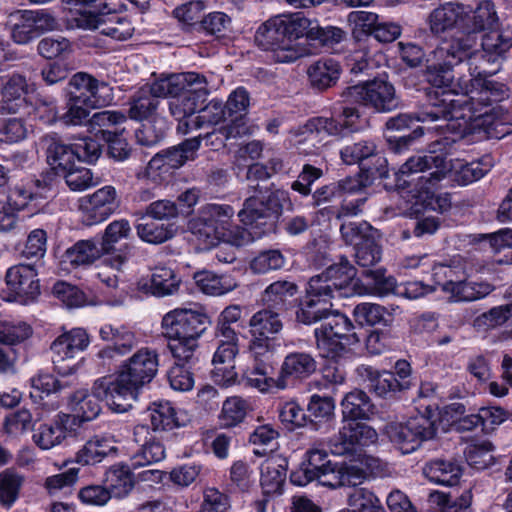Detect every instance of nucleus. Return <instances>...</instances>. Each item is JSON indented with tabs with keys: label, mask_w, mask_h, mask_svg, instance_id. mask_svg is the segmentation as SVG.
Returning a JSON list of instances; mask_svg holds the SVG:
<instances>
[{
	"label": "nucleus",
	"mask_w": 512,
	"mask_h": 512,
	"mask_svg": "<svg viewBox=\"0 0 512 512\" xmlns=\"http://www.w3.org/2000/svg\"><path fill=\"white\" fill-rule=\"evenodd\" d=\"M471 79L468 93L472 100L482 106H491L509 97V88L493 78L494 72L469 67Z\"/></svg>",
	"instance_id": "28"
},
{
	"label": "nucleus",
	"mask_w": 512,
	"mask_h": 512,
	"mask_svg": "<svg viewBox=\"0 0 512 512\" xmlns=\"http://www.w3.org/2000/svg\"><path fill=\"white\" fill-rule=\"evenodd\" d=\"M28 83L25 76L13 73L2 78L0 113L30 114Z\"/></svg>",
	"instance_id": "32"
},
{
	"label": "nucleus",
	"mask_w": 512,
	"mask_h": 512,
	"mask_svg": "<svg viewBox=\"0 0 512 512\" xmlns=\"http://www.w3.org/2000/svg\"><path fill=\"white\" fill-rule=\"evenodd\" d=\"M442 399L438 383L428 380L421 381L417 395L413 399L415 415H422L435 423L434 419H438L439 405H441Z\"/></svg>",
	"instance_id": "42"
},
{
	"label": "nucleus",
	"mask_w": 512,
	"mask_h": 512,
	"mask_svg": "<svg viewBox=\"0 0 512 512\" xmlns=\"http://www.w3.org/2000/svg\"><path fill=\"white\" fill-rule=\"evenodd\" d=\"M335 401L331 396L313 394L307 404L309 428L315 431L326 432L333 424L335 418Z\"/></svg>",
	"instance_id": "43"
},
{
	"label": "nucleus",
	"mask_w": 512,
	"mask_h": 512,
	"mask_svg": "<svg viewBox=\"0 0 512 512\" xmlns=\"http://www.w3.org/2000/svg\"><path fill=\"white\" fill-rule=\"evenodd\" d=\"M179 284L180 279L172 268L155 266L152 269L149 283H145L144 287L148 288L152 295L163 297L175 293L179 288Z\"/></svg>",
	"instance_id": "52"
},
{
	"label": "nucleus",
	"mask_w": 512,
	"mask_h": 512,
	"mask_svg": "<svg viewBox=\"0 0 512 512\" xmlns=\"http://www.w3.org/2000/svg\"><path fill=\"white\" fill-rule=\"evenodd\" d=\"M334 467L336 468L335 472L333 476L330 477V481H326V487H356L362 484L367 477L366 471L356 465L338 462L337 466Z\"/></svg>",
	"instance_id": "61"
},
{
	"label": "nucleus",
	"mask_w": 512,
	"mask_h": 512,
	"mask_svg": "<svg viewBox=\"0 0 512 512\" xmlns=\"http://www.w3.org/2000/svg\"><path fill=\"white\" fill-rule=\"evenodd\" d=\"M130 464L117 463L105 472L104 483L114 498L126 497L134 488L135 478Z\"/></svg>",
	"instance_id": "46"
},
{
	"label": "nucleus",
	"mask_w": 512,
	"mask_h": 512,
	"mask_svg": "<svg viewBox=\"0 0 512 512\" xmlns=\"http://www.w3.org/2000/svg\"><path fill=\"white\" fill-rule=\"evenodd\" d=\"M67 111L62 115L67 125H82L88 121L92 110L108 106L113 101L108 83L87 72H77L63 89Z\"/></svg>",
	"instance_id": "9"
},
{
	"label": "nucleus",
	"mask_w": 512,
	"mask_h": 512,
	"mask_svg": "<svg viewBox=\"0 0 512 512\" xmlns=\"http://www.w3.org/2000/svg\"><path fill=\"white\" fill-rule=\"evenodd\" d=\"M70 423V414L58 413L51 422L39 424L34 429L32 439L40 449H51L67 437L74 436V430L68 427Z\"/></svg>",
	"instance_id": "36"
},
{
	"label": "nucleus",
	"mask_w": 512,
	"mask_h": 512,
	"mask_svg": "<svg viewBox=\"0 0 512 512\" xmlns=\"http://www.w3.org/2000/svg\"><path fill=\"white\" fill-rule=\"evenodd\" d=\"M131 233L130 222L125 218H121L110 222L99 239L95 237L100 252L103 255L111 256L109 263L117 270H120L133 256V246L128 243H124L119 249L116 248V245L120 241L128 239Z\"/></svg>",
	"instance_id": "26"
},
{
	"label": "nucleus",
	"mask_w": 512,
	"mask_h": 512,
	"mask_svg": "<svg viewBox=\"0 0 512 512\" xmlns=\"http://www.w3.org/2000/svg\"><path fill=\"white\" fill-rule=\"evenodd\" d=\"M195 74L199 78L194 79L191 83L183 81V89L178 91L172 100H169V111L178 122V131L183 134L194 130L191 124L195 122L197 114L200 113V109L209 95L206 77L199 72H195Z\"/></svg>",
	"instance_id": "15"
},
{
	"label": "nucleus",
	"mask_w": 512,
	"mask_h": 512,
	"mask_svg": "<svg viewBox=\"0 0 512 512\" xmlns=\"http://www.w3.org/2000/svg\"><path fill=\"white\" fill-rule=\"evenodd\" d=\"M298 286L287 280H278L268 285L263 300L268 308L281 312L287 311L297 304Z\"/></svg>",
	"instance_id": "41"
},
{
	"label": "nucleus",
	"mask_w": 512,
	"mask_h": 512,
	"mask_svg": "<svg viewBox=\"0 0 512 512\" xmlns=\"http://www.w3.org/2000/svg\"><path fill=\"white\" fill-rule=\"evenodd\" d=\"M433 281L432 287L441 289L442 292L451 295L459 281L464 277L465 271L459 266L445 263H436L433 260L430 271Z\"/></svg>",
	"instance_id": "55"
},
{
	"label": "nucleus",
	"mask_w": 512,
	"mask_h": 512,
	"mask_svg": "<svg viewBox=\"0 0 512 512\" xmlns=\"http://www.w3.org/2000/svg\"><path fill=\"white\" fill-rule=\"evenodd\" d=\"M133 437L139 446L137 452L130 458L134 469L157 463L165 458L162 437L148 425L135 426Z\"/></svg>",
	"instance_id": "30"
},
{
	"label": "nucleus",
	"mask_w": 512,
	"mask_h": 512,
	"mask_svg": "<svg viewBox=\"0 0 512 512\" xmlns=\"http://www.w3.org/2000/svg\"><path fill=\"white\" fill-rule=\"evenodd\" d=\"M499 17L492 0H482L471 11L464 6L463 35L453 36L451 40L470 39L472 41L471 56L476 52L478 33L481 36L482 57L494 63L504 59L506 53L512 48V34L500 31Z\"/></svg>",
	"instance_id": "6"
},
{
	"label": "nucleus",
	"mask_w": 512,
	"mask_h": 512,
	"mask_svg": "<svg viewBox=\"0 0 512 512\" xmlns=\"http://www.w3.org/2000/svg\"><path fill=\"white\" fill-rule=\"evenodd\" d=\"M276 370L277 363L275 352H273L268 366H263L262 362L249 365L243 374L242 383L245 388H255L261 393L294 388L316 372L317 362L309 353L290 352L284 357L278 376L275 378Z\"/></svg>",
	"instance_id": "5"
},
{
	"label": "nucleus",
	"mask_w": 512,
	"mask_h": 512,
	"mask_svg": "<svg viewBox=\"0 0 512 512\" xmlns=\"http://www.w3.org/2000/svg\"><path fill=\"white\" fill-rule=\"evenodd\" d=\"M103 256L99 246L94 239L79 240L67 248L62 255V261L68 263L72 268L93 264Z\"/></svg>",
	"instance_id": "47"
},
{
	"label": "nucleus",
	"mask_w": 512,
	"mask_h": 512,
	"mask_svg": "<svg viewBox=\"0 0 512 512\" xmlns=\"http://www.w3.org/2000/svg\"><path fill=\"white\" fill-rule=\"evenodd\" d=\"M44 141L46 160L50 168L42 171L38 176H27L15 185L11 198L20 199V206L25 205L29 200H47L52 197L53 186L59 175L70 171L75 163L95 164L103 148L99 141L91 137L66 144L54 133L47 135Z\"/></svg>",
	"instance_id": "3"
},
{
	"label": "nucleus",
	"mask_w": 512,
	"mask_h": 512,
	"mask_svg": "<svg viewBox=\"0 0 512 512\" xmlns=\"http://www.w3.org/2000/svg\"><path fill=\"white\" fill-rule=\"evenodd\" d=\"M355 295L386 296L394 294L398 289L397 280L392 275H387L384 267L364 269L358 276Z\"/></svg>",
	"instance_id": "35"
},
{
	"label": "nucleus",
	"mask_w": 512,
	"mask_h": 512,
	"mask_svg": "<svg viewBox=\"0 0 512 512\" xmlns=\"http://www.w3.org/2000/svg\"><path fill=\"white\" fill-rule=\"evenodd\" d=\"M67 3L72 6L66 14L70 29L94 30L117 17L116 10L106 0H68Z\"/></svg>",
	"instance_id": "23"
},
{
	"label": "nucleus",
	"mask_w": 512,
	"mask_h": 512,
	"mask_svg": "<svg viewBox=\"0 0 512 512\" xmlns=\"http://www.w3.org/2000/svg\"><path fill=\"white\" fill-rule=\"evenodd\" d=\"M355 321L361 326H378L392 323L393 319L385 307L373 303L356 305L353 311Z\"/></svg>",
	"instance_id": "60"
},
{
	"label": "nucleus",
	"mask_w": 512,
	"mask_h": 512,
	"mask_svg": "<svg viewBox=\"0 0 512 512\" xmlns=\"http://www.w3.org/2000/svg\"><path fill=\"white\" fill-rule=\"evenodd\" d=\"M159 366V354L155 349L143 347L125 360L116 374L110 375L114 393L119 400L135 401L142 388L155 378Z\"/></svg>",
	"instance_id": "11"
},
{
	"label": "nucleus",
	"mask_w": 512,
	"mask_h": 512,
	"mask_svg": "<svg viewBox=\"0 0 512 512\" xmlns=\"http://www.w3.org/2000/svg\"><path fill=\"white\" fill-rule=\"evenodd\" d=\"M243 308L240 305L232 304L225 307L217 317L214 335L225 340H239L236 328H243Z\"/></svg>",
	"instance_id": "51"
},
{
	"label": "nucleus",
	"mask_w": 512,
	"mask_h": 512,
	"mask_svg": "<svg viewBox=\"0 0 512 512\" xmlns=\"http://www.w3.org/2000/svg\"><path fill=\"white\" fill-rule=\"evenodd\" d=\"M6 26L11 39L19 45H26L56 27L55 17L46 9L16 10L9 15Z\"/></svg>",
	"instance_id": "19"
},
{
	"label": "nucleus",
	"mask_w": 512,
	"mask_h": 512,
	"mask_svg": "<svg viewBox=\"0 0 512 512\" xmlns=\"http://www.w3.org/2000/svg\"><path fill=\"white\" fill-rule=\"evenodd\" d=\"M332 322L314 329L316 346L325 359L321 368L323 378L331 384H342L346 370L342 363L352 353L351 346L359 342L354 325L347 316L337 315Z\"/></svg>",
	"instance_id": "7"
},
{
	"label": "nucleus",
	"mask_w": 512,
	"mask_h": 512,
	"mask_svg": "<svg viewBox=\"0 0 512 512\" xmlns=\"http://www.w3.org/2000/svg\"><path fill=\"white\" fill-rule=\"evenodd\" d=\"M287 470L285 457H270L261 464L260 485L265 496L283 493Z\"/></svg>",
	"instance_id": "38"
},
{
	"label": "nucleus",
	"mask_w": 512,
	"mask_h": 512,
	"mask_svg": "<svg viewBox=\"0 0 512 512\" xmlns=\"http://www.w3.org/2000/svg\"><path fill=\"white\" fill-rule=\"evenodd\" d=\"M203 137L201 135L184 139L179 144L167 147L156 153L148 162L147 170L158 176L173 173L184 166L188 161L197 158V152L201 147Z\"/></svg>",
	"instance_id": "25"
},
{
	"label": "nucleus",
	"mask_w": 512,
	"mask_h": 512,
	"mask_svg": "<svg viewBox=\"0 0 512 512\" xmlns=\"http://www.w3.org/2000/svg\"><path fill=\"white\" fill-rule=\"evenodd\" d=\"M113 388L111 376H104L95 380L91 392H74L69 401L73 412L71 422L78 420L79 423H83L95 419L101 412V402H105L109 409L116 413H124L131 409L132 403L119 400Z\"/></svg>",
	"instance_id": "12"
},
{
	"label": "nucleus",
	"mask_w": 512,
	"mask_h": 512,
	"mask_svg": "<svg viewBox=\"0 0 512 512\" xmlns=\"http://www.w3.org/2000/svg\"><path fill=\"white\" fill-rule=\"evenodd\" d=\"M90 125L95 129L96 140H101L106 146L107 156L114 161L123 162L127 160L132 152L128 142L129 131L122 126L127 122V116L121 111L103 110L96 112L89 120Z\"/></svg>",
	"instance_id": "14"
},
{
	"label": "nucleus",
	"mask_w": 512,
	"mask_h": 512,
	"mask_svg": "<svg viewBox=\"0 0 512 512\" xmlns=\"http://www.w3.org/2000/svg\"><path fill=\"white\" fill-rule=\"evenodd\" d=\"M248 325L251 336L248 343L250 365L262 362L263 366H268L271 354L275 352L274 335L283 328L280 314L268 307L263 308L251 316Z\"/></svg>",
	"instance_id": "13"
},
{
	"label": "nucleus",
	"mask_w": 512,
	"mask_h": 512,
	"mask_svg": "<svg viewBox=\"0 0 512 512\" xmlns=\"http://www.w3.org/2000/svg\"><path fill=\"white\" fill-rule=\"evenodd\" d=\"M377 232L366 221L349 222L340 226L343 240L354 247L355 261L363 268L374 266L381 260L382 246L377 239Z\"/></svg>",
	"instance_id": "18"
},
{
	"label": "nucleus",
	"mask_w": 512,
	"mask_h": 512,
	"mask_svg": "<svg viewBox=\"0 0 512 512\" xmlns=\"http://www.w3.org/2000/svg\"><path fill=\"white\" fill-rule=\"evenodd\" d=\"M230 122L223 127L225 136L241 137L247 131V115L250 106V93L244 86H238L228 95L225 102Z\"/></svg>",
	"instance_id": "33"
},
{
	"label": "nucleus",
	"mask_w": 512,
	"mask_h": 512,
	"mask_svg": "<svg viewBox=\"0 0 512 512\" xmlns=\"http://www.w3.org/2000/svg\"><path fill=\"white\" fill-rule=\"evenodd\" d=\"M355 374L372 395L390 404L405 399L415 386L411 362L404 358L397 359L390 369L361 364L356 367Z\"/></svg>",
	"instance_id": "10"
},
{
	"label": "nucleus",
	"mask_w": 512,
	"mask_h": 512,
	"mask_svg": "<svg viewBox=\"0 0 512 512\" xmlns=\"http://www.w3.org/2000/svg\"><path fill=\"white\" fill-rule=\"evenodd\" d=\"M255 42L262 50L274 52L276 60L280 63L294 62L300 56L296 50L289 47L276 17L267 20L257 29Z\"/></svg>",
	"instance_id": "31"
},
{
	"label": "nucleus",
	"mask_w": 512,
	"mask_h": 512,
	"mask_svg": "<svg viewBox=\"0 0 512 512\" xmlns=\"http://www.w3.org/2000/svg\"><path fill=\"white\" fill-rule=\"evenodd\" d=\"M399 344V336L392 323L375 327L366 337L365 346L369 354L380 355Z\"/></svg>",
	"instance_id": "54"
},
{
	"label": "nucleus",
	"mask_w": 512,
	"mask_h": 512,
	"mask_svg": "<svg viewBox=\"0 0 512 512\" xmlns=\"http://www.w3.org/2000/svg\"><path fill=\"white\" fill-rule=\"evenodd\" d=\"M306 43L314 49L333 48L346 38V32L336 26H321L317 19H311L308 28Z\"/></svg>",
	"instance_id": "48"
},
{
	"label": "nucleus",
	"mask_w": 512,
	"mask_h": 512,
	"mask_svg": "<svg viewBox=\"0 0 512 512\" xmlns=\"http://www.w3.org/2000/svg\"><path fill=\"white\" fill-rule=\"evenodd\" d=\"M377 439L376 430L365 421L342 422L338 434L329 439L328 448L333 455L355 457Z\"/></svg>",
	"instance_id": "21"
},
{
	"label": "nucleus",
	"mask_w": 512,
	"mask_h": 512,
	"mask_svg": "<svg viewBox=\"0 0 512 512\" xmlns=\"http://www.w3.org/2000/svg\"><path fill=\"white\" fill-rule=\"evenodd\" d=\"M351 512H385L378 497L366 488H355L349 496Z\"/></svg>",
	"instance_id": "64"
},
{
	"label": "nucleus",
	"mask_w": 512,
	"mask_h": 512,
	"mask_svg": "<svg viewBox=\"0 0 512 512\" xmlns=\"http://www.w3.org/2000/svg\"><path fill=\"white\" fill-rule=\"evenodd\" d=\"M342 95L346 100L372 108L378 113L391 112L400 104L395 87L388 81L386 74L348 86Z\"/></svg>",
	"instance_id": "16"
},
{
	"label": "nucleus",
	"mask_w": 512,
	"mask_h": 512,
	"mask_svg": "<svg viewBox=\"0 0 512 512\" xmlns=\"http://www.w3.org/2000/svg\"><path fill=\"white\" fill-rule=\"evenodd\" d=\"M38 273L33 265L19 264L10 267L5 275L7 291L2 290L0 297L5 302L29 304L40 295Z\"/></svg>",
	"instance_id": "22"
},
{
	"label": "nucleus",
	"mask_w": 512,
	"mask_h": 512,
	"mask_svg": "<svg viewBox=\"0 0 512 512\" xmlns=\"http://www.w3.org/2000/svg\"><path fill=\"white\" fill-rule=\"evenodd\" d=\"M464 5L448 2L435 8L429 15L430 30L439 35L446 31L457 29L463 35Z\"/></svg>",
	"instance_id": "39"
},
{
	"label": "nucleus",
	"mask_w": 512,
	"mask_h": 512,
	"mask_svg": "<svg viewBox=\"0 0 512 512\" xmlns=\"http://www.w3.org/2000/svg\"><path fill=\"white\" fill-rule=\"evenodd\" d=\"M121 205L117 190L112 185H105L92 194L80 198L79 209L82 223L93 226L106 221L115 214Z\"/></svg>",
	"instance_id": "24"
},
{
	"label": "nucleus",
	"mask_w": 512,
	"mask_h": 512,
	"mask_svg": "<svg viewBox=\"0 0 512 512\" xmlns=\"http://www.w3.org/2000/svg\"><path fill=\"white\" fill-rule=\"evenodd\" d=\"M226 121L230 122L226 104L222 99L213 98L207 104H203L200 113L197 114L195 122L191 124L194 130L205 126H215Z\"/></svg>",
	"instance_id": "58"
},
{
	"label": "nucleus",
	"mask_w": 512,
	"mask_h": 512,
	"mask_svg": "<svg viewBox=\"0 0 512 512\" xmlns=\"http://www.w3.org/2000/svg\"><path fill=\"white\" fill-rule=\"evenodd\" d=\"M310 279H319L318 284L328 286L330 294L335 292L339 296L350 297L355 295L354 286L358 280L357 269L346 256H340L337 262L329 264L324 271Z\"/></svg>",
	"instance_id": "27"
},
{
	"label": "nucleus",
	"mask_w": 512,
	"mask_h": 512,
	"mask_svg": "<svg viewBox=\"0 0 512 512\" xmlns=\"http://www.w3.org/2000/svg\"><path fill=\"white\" fill-rule=\"evenodd\" d=\"M137 235L141 240L151 244H161L174 236V224H164L159 220H150L136 226Z\"/></svg>",
	"instance_id": "62"
},
{
	"label": "nucleus",
	"mask_w": 512,
	"mask_h": 512,
	"mask_svg": "<svg viewBox=\"0 0 512 512\" xmlns=\"http://www.w3.org/2000/svg\"><path fill=\"white\" fill-rule=\"evenodd\" d=\"M211 325V318L204 310L181 308L166 313L161 322L162 334L168 340L172 356L184 362L191 361L200 337Z\"/></svg>",
	"instance_id": "8"
},
{
	"label": "nucleus",
	"mask_w": 512,
	"mask_h": 512,
	"mask_svg": "<svg viewBox=\"0 0 512 512\" xmlns=\"http://www.w3.org/2000/svg\"><path fill=\"white\" fill-rule=\"evenodd\" d=\"M359 118L360 113L356 107H344L337 117L314 116L307 120L304 127L310 133L343 138L359 130Z\"/></svg>",
	"instance_id": "29"
},
{
	"label": "nucleus",
	"mask_w": 512,
	"mask_h": 512,
	"mask_svg": "<svg viewBox=\"0 0 512 512\" xmlns=\"http://www.w3.org/2000/svg\"><path fill=\"white\" fill-rule=\"evenodd\" d=\"M319 279H309L305 296L298 304L296 311V320L298 323L304 325H312L317 322H322L318 328H322L329 322H332L335 316H346L340 312H333L332 299L328 286H321L318 284Z\"/></svg>",
	"instance_id": "17"
},
{
	"label": "nucleus",
	"mask_w": 512,
	"mask_h": 512,
	"mask_svg": "<svg viewBox=\"0 0 512 512\" xmlns=\"http://www.w3.org/2000/svg\"><path fill=\"white\" fill-rule=\"evenodd\" d=\"M276 18L290 48H292L293 41L300 38L307 39L306 31L311 25V19L306 17L303 12L283 14L276 16Z\"/></svg>",
	"instance_id": "56"
},
{
	"label": "nucleus",
	"mask_w": 512,
	"mask_h": 512,
	"mask_svg": "<svg viewBox=\"0 0 512 512\" xmlns=\"http://www.w3.org/2000/svg\"><path fill=\"white\" fill-rule=\"evenodd\" d=\"M345 165H357L359 171L383 180L387 191L404 190L417 180L411 210L414 214L426 211L444 213L451 207L448 193H439L440 182L446 177L447 162L442 154L412 156L393 172V182H388L390 169L384 151L373 139H360L344 145L339 151Z\"/></svg>",
	"instance_id": "1"
},
{
	"label": "nucleus",
	"mask_w": 512,
	"mask_h": 512,
	"mask_svg": "<svg viewBox=\"0 0 512 512\" xmlns=\"http://www.w3.org/2000/svg\"><path fill=\"white\" fill-rule=\"evenodd\" d=\"M160 100L149 95L146 90L137 91L130 99L128 116L135 121L143 122L150 120L154 116H160L157 113Z\"/></svg>",
	"instance_id": "57"
},
{
	"label": "nucleus",
	"mask_w": 512,
	"mask_h": 512,
	"mask_svg": "<svg viewBox=\"0 0 512 512\" xmlns=\"http://www.w3.org/2000/svg\"><path fill=\"white\" fill-rule=\"evenodd\" d=\"M195 284L204 294L212 296L224 295L237 286L234 279L225 275H217L212 271L202 270L193 275Z\"/></svg>",
	"instance_id": "53"
},
{
	"label": "nucleus",
	"mask_w": 512,
	"mask_h": 512,
	"mask_svg": "<svg viewBox=\"0 0 512 512\" xmlns=\"http://www.w3.org/2000/svg\"><path fill=\"white\" fill-rule=\"evenodd\" d=\"M342 73L339 61L331 57H322L309 66L308 79L313 90L323 92L334 87Z\"/></svg>",
	"instance_id": "40"
},
{
	"label": "nucleus",
	"mask_w": 512,
	"mask_h": 512,
	"mask_svg": "<svg viewBox=\"0 0 512 512\" xmlns=\"http://www.w3.org/2000/svg\"><path fill=\"white\" fill-rule=\"evenodd\" d=\"M170 123L163 116H154L146 122H142L135 130V138L139 145L153 147L161 143L167 136Z\"/></svg>",
	"instance_id": "49"
},
{
	"label": "nucleus",
	"mask_w": 512,
	"mask_h": 512,
	"mask_svg": "<svg viewBox=\"0 0 512 512\" xmlns=\"http://www.w3.org/2000/svg\"><path fill=\"white\" fill-rule=\"evenodd\" d=\"M99 336L103 341L111 342L120 354H128L136 345V335L127 327H114L111 324H104L99 330Z\"/></svg>",
	"instance_id": "59"
},
{
	"label": "nucleus",
	"mask_w": 512,
	"mask_h": 512,
	"mask_svg": "<svg viewBox=\"0 0 512 512\" xmlns=\"http://www.w3.org/2000/svg\"><path fill=\"white\" fill-rule=\"evenodd\" d=\"M199 76L195 74V72H184V73H172L165 77H161L159 79L154 80L147 90L149 95H153L156 99L169 97L172 100V97L178 91L183 89V81H189L190 83L194 79H198Z\"/></svg>",
	"instance_id": "50"
},
{
	"label": "nucleus",
	"mask_w": 512,
	"mask_h": 512,
	"mask_svg": "<svg viewBox=\"0 0 512 512\" xmlns=\"http://www.w3.org/2000/svg\"><path fill=\"white\" fill-rule=\"evenodd\" d=\"M459 283L450 295V299L454 302L476 301L486 297L493 291V286L487 282L467 281L466 274H464Z\"/></svg>",
	"instance_id": "63"
},
{
	"label": "nucleus",
	"mask_w": 512,
	"mask_h": 512,
	"mask_svg": "<svg viewBox=\"0 0 512 512\" xmlns=\"http://www.w3.org/2000/svg\"><path fill=\"white\" fill-rule=\"evenodd\" d=\"M390 442L402 454L416 451L424 441L436 437L437 429L433 421L422 415H413L405 423H391L386 427Z\"/></svg>",
	"instance_id": "20"
},
{
	"label": "nucleus",
	"mask_w": 512,
	"mask_h": 512,
	"mask_svg": "<svg viewBox=\"0 0 512 512\" xmlns=\"http://www.w3.org/2000/svg\"><path fill=\"white\" fill-rule=\"evenodd\" d=\"M470 39L451 40L435 51L437 62L428 64L424 79L429 84L425 89L426 100L423 103L424 119L449 120L454 118V100L451 86L454 80L453 68L471 58Z\"/></svg>",
	"instance_id": "4"
},
{
	"label": "nucleus",
	"mask_w": 512,
	"mask_h": 512,
	"mask_svg": "<svg viewBox=\"0 0 512 512\" xmlns=\"http://www.w3.org/2000/svg\"><path fill=\"white\" fill-rule=\"evenodd\" d=\"M463 472L462 462L456 458H434L423 467V475L429 482L447 487L458 485Z\"/></svg>",
	"instance_id": "37"
},
{
	"label": "nucleus",
	"mask_w": 512,
	"mask_h": 512,
	"mask_svg": "<svg viewBox=\"0 0 512 512\" xmlns=\"http://www.w3.org/2000/svg\"><path fill=\"white\" fill-rule=\"evenodd\" d=\"M291 205L289 192L283 189H259L248 197L239 211L240 222L234 225V209L228 204H207L189 221V229L206 248L220 243L242 247L255 239L276 232L285 205Z\"/></svg>",
	"instance_id": "2"
},
{
	"label": "nucleus",
	"mask_w": 512,
	"mask_h": 512,
	"mask_svg": "<svg viewBox=\"0 0 512 512\" xmlns=\"http://www.w3.org/2000/svg\"><path fill=\"white\" fill-rule=\"evenodd\" d=\"M355 23L367 37L380 43H391L402 33V27L398 23L388 21L374 12H356Z\"/></svg>",
	"instance_id": "34"
},
{
	"label": "nucleus",
	"mask_w": 512,
	"mask_h": 512,
	"mask_svg": "<svg viewBox=\"0 0 512 512\" xmlns=\"http://www.w3.org/2000/svg\"><path fill=\"white\" fill-rule=\"evenodd\" d=\"M340 406L342 422L369 420L375 408L371 398L361 389L346 393Z\"/></svg>",
	"instance_id": "44"
},
{
	"label": "nucleus",
	"mask_w": 512,
	"mask_h": 512,
	"mask_svg": "<svg viewBox=\"0 0 512 512\" xmlns=\"http://www.w3.org/2000/svg\"><path fill=\"white\" fill-rule=\"evenodd\" d=\"M150 421V429L159 433L186 426L187 416L179 412L171 402L158 401L153 402L150 407Z\"/></svg>",
	"instance_id": "45"
}]
</instances>
